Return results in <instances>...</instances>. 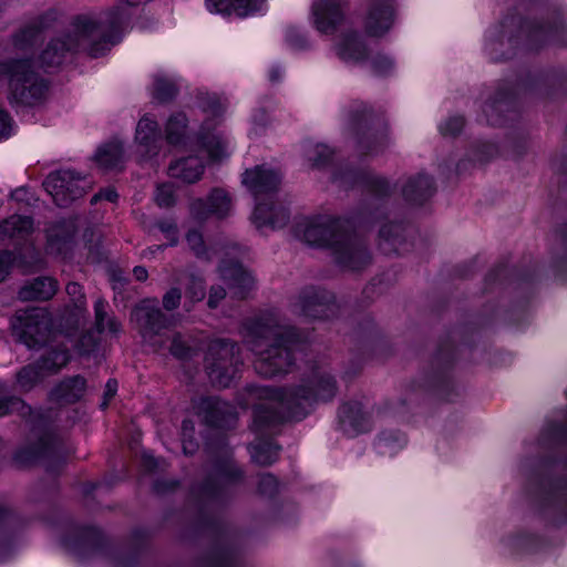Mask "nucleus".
<instances>
[{
	"instance_id": "12",
	"label": "nucleus",
	"mask_w": 567,
	"mask_h": 567,
	"mask_svg": "<svg viewBox=\"0 0 567 567\" xmlns=\"http://www.w3.org/2000/svg\"><path fill=\"white\" fill-rule=\"evenodd\" d=\"M199 106L208 116L198 132V143L207 152L212 159H220L226 155L227 143L219 132H215L220 117L225 111V104L216 94L200 93L198 96Z\"/></svg>"
},
{
	"instance_id": "4",
	"label": "nucleus",
	"mask_w": 567,
	"mask_h": 567,
	"mask_svg": "<svg viewBox=\"0 0 567 567\" xmlns=\"http://www.w3.org/2000/svg\"><path fill=\"white\" fill-rule=\"evenodd\" d=\"M302 239L309 246L330 248L336 262L349 270H361L371 261L365 243L353 233L349 219L320 217L309 221Z\"/></svg>"
},
{
	"instance_id": "2",
	"label": "nucleus",
	"mask_w": 567,
	"mask_h": 567,
	"mask_svg": "<svg viewBox=\"0 0 567 567\" xmlns=\"http://www.w3.org/2000/svg\"><path fill=\"white\" fill-rule=\"evenodd\" d=\"M243 341L255 354V371L264 378L289 372L295 362L292 346L298 341L297 330L272 313H264L244 321Z\"/></svg>"
},
{
	"instance_id": "23",
	"label": "nucleus",
	"mask_w": 567,
	"mask_h": 567,
	"mask_svg": "<svg viewBox=\"0 0 567 567\" xmlns=\"http://www.w3.org/2000/svg\"><path fill=\"white\" fill-rule=\"evenodd\" d=\"M58 20L56 11H48L27 25L22 27L13 35V45L20 51H31L41 40L44 30L51 28Z\"/></svg>"
},
{
	"instance_id": "32",
	"label": "nucleus",
	"mask_w": 567,
	"mask_h": 567,
	"mask_svg": "<svg viewBox=\"0 0 567 567\" xmlns=\"http://www.w3.org/2000/svg\"><path fill=\"white\" fill-rule=\"evenodd\" d=\"M33 230V219L29 216L12 215L0 224V240L14 246L27 241Z\"/></svg>"
},
{
	"instance_id": "41",
	"label": "nucleus",
	"mask_w": 567,
	"mask_h": 567,
	"mask_svg": "<svg viewBox=\"0 0 567 567\" xmlns=\"http://www.w3.org/2000/svg\"><path fill=\"white\" fill-rule=\"evenodd\" d=\"M188 120L183 112L172 114L165 125V138L168 144L177 146L185 142Z\"/></svg>"
},
{
	"instance_id": "61",
	"label": "nucleus",
	"mask_w": 567,
	"mask_h": 567,
	"mask_svg": "<svg viewBox=\"0 0 567 567\" xmlns=\"http://www.w3.org/2000/svg\"><path fill=\"white\" fill-rule=\"evenodd\" d=\"M157 228L166 235L167 239H169L171 245H175L177 243V227L176 224L172 220H159L156 224Z\"/></svg>"
},
{
	"instance_id": "15",
	"label": "nucleus",
	"mask_w": 567,
	"mask_h": 567,
	"mask_svg": "<svg viewBox=\"0 0 567 567\" xmlns=\"http://www.w3.org/2000/svg\"><path fill=\"white\" fill-rule=\"evenodd\" d=\"M292 311L309 319H330L338 315L336 296L320 287H306L292 303Z\"/></svg>"
},
{
	"instance_id": "34",
	"label": "nucleus",
	"mask_w": 567,
	"mask_h": 567,
	"mask_svg": "<svg viewBox=\"0 0 567 567\" xmlns=\"http://www.w3.org/2000/svg\"><path fill=\"white\" fill-rule=\"evenodd\" d=\"M213 529L218 534V542L207 557L206 564L210 567H229L235 565L237 561V553L229 543L219 523L214 520Z\"/></svg>"
},
{
	"instance_id": "3",
	"label": "nucleus",
	"mask_w": 567,
	"mask_h": 567,
	"mask_svg": "<svg viewBox=\"0 0 567 567\" xmlns=\"http://www.w3.org/2000/svg\"><path fill=\"white\" fill-rule=\"evenodd\" d=\"M551 44H567V20L561 13L546 21L505 19L499 37L493 39L489 35L486 50L493 61H505L515 54L514 49L518 47L533 51Z\"/></svg>"
},
{
	"instance_id": "35",
	"label": "nucleus",
	"mask_w": 567,
	"mask_h": 567,
	"mask_svg": "<svg viewBox=\"0 0 567 567\" xmlns=\"http://www.w3.org/2000/svg\"><path fill=\"white\" fill-rule=\"evenodd\" d=\"M206 6L210 12L223 14H231L234 12L243 18L260 11L264 0H206Z\"/></svg>"
},
{
	"instance_id": "42",
	"label": "nucleus",
	"mask_w": 567,
	"mask_h": 567,
	"mask_svg": "<svg viewBox=\"0 0 567 567\" xmlns=\"http://www.w3.org/2000/svg\"><path fill=\"white\" fill-rule=\"evenodd\" d=\"M402 231V224H384L379 231L380 249L386 255L396 252L399 249V245L401 244Z\"/></svg>"
},
{
	"instance_id": "14",
	"label": "nucleus",
	"mask_w": 567,
	"mask_h": 567,
	"mask_svg": "<svg viewBox=\"0 0 567 567\" xmlns=\"http://www.w3.org/2000/svg\"><path fill=\"white\" fill-rule=\"evenodd\" d=\"M43 186L58 206L66 207L84 196L91 187V182L75 171L60 169L49 174Z\"/></svg>"
},
{
	"instance_id": "20",
	"label": "nucleus",
	"mask_w": 567,
	"mask_h": 567,
	"mask_svg": "<svg viewBox=\"0 0 567 567\" xmlns=\"http://www.w3.org/2000/svg\"><path fill=\"white\" fill-rule=\"evenodd\" d=\"M233 197L224 188H213L206 199L197 198L190 204V214L198 220L204 221L210 216L225 218L231 214Z\"/></svg>"
},
{
	"instance_id": "7",
	"label": "nucleus",
	"mask_w": 567,
	"mask_h": 567,
	"mask_svg": "<svg viewBox=\"0 0 567 567\" xmlns=\"http://www.w3.org/2000/svg\"><path fill=\"white\" fill-rule=\"evenodd\" d=\"M243 478V471L235 463L229 450L215 457L205 480L193 487L192 496L202 511L219 506L230 487Z\"/></svg>"
},
{
	"instance_id": "51",
	"label": "nucleus",
	"mask_w": 567,
	"mask_h": 567,
	"mask_svg": "<svg viewBox=\"0 0 567 567\" xmlns=\"http://www.w3.org/2000/svg\"><path fill=\"white\" fill-rule=\"evenodd\" d=\"M72 533L74 534V538H71L69 535L63 538V543L69 547H76L85 544L90 537L96 534V530L86 526H73Z\"/></svg>"
},
{
	"instance_id": "33",
	"label": "nucleus",
	"mask_w": 567,
	"mask_h": 567,
	"mask_svg": "<svg viewBox=\"0 0 567 567\" xmlns=\"http://www.w3.org/2000/svg\"><path fill=\"white\" fill-rule=\"evenodd\" d=\"M86 381L81 375L63 379L50 392V398L59 404H70L79 401L85 392Z\"/></svg>"
},
{
	"instance_id": "31",
	"label": "nucleus",
	"mask_w": 567,
	"mask_h": 567,
	"mask_svg": "<svg viewBox=\"0 0 567 567\" xmlns=\"http://www.w3.org/2000/svg\"><path fill=\"white\" fill-rule=\"evenodd\" d=\"M339 424L343 433L353 436L369 430V419L361 403H344L339 409Z\"/></svg>"
},
{
	"instance_id": "43",
	"label": "nucleus",
	"mask_w": 567,
	"mask_h": 567,
	"mask_svg": "<svg viewBox=\"0 0 567 567\" xmlns=\"http://www.w3.org/2000/svg\"><path fill=\"white\" fill-rule=\"evenodd\" d=\"M454 346L452 344H442L439 348L437 353L435 354L432 362L433 375L431 382L433 384L439 383L443 378L445 371L451 367L454 361Z\"/></svg>"
},
{
	"instance_id": "50",
	"label": "nucleus",
	"mask_w": 567,
	"mask_h": 567,
	"mask_svg": "<svg viewBox=\"0 0 567 567\" xmlns=\"http://www.w3.org/2000/svg\"><path fill=\"white\" fill-rule=\"evenodd\" d=\"M169 352L179 360L190 359L195 354V349L182 333H175L171 339Z\"/></svg>"
},
{
	"instance_id": "52",
	"label": "nucleus",
	"mask_w": 567,
	"mask_h": 567,
	"mask_svg": "<svg viewBox=\"0 0 567 567\" xmlns=\"http://www.w3.org/2000/svg\"><path fill=\"white\" fill-rule=\"evenodd\" d=\"M155 202L159 207H171L175 204V189L172 184L157 186Z\"/></svg>"
},
{
	"instance_id": "47",
	"label": "nucleus",
	"mask_w": 567,
	"mask_h": 567,
	"mask_svg": "<svg viewBox=\"0 0 567 567\" xmlns=\"http://www.w3.org/2000/svg\"><path fill=\"white\" fill-rule=\"evenodd\" d=\"M307 159L313 167L323 168L331 162L333 152L324 144L307 143L305 147Z\"/></svg>"
},
{
	"instance_id": "8",
	"label": "nucleus",
	"mask_w": 567,
	"mask_h": 567,
	"mask_svg": "<svg viewBox=\"0 0 567 567\" xmlns=\"http://www.w3.org/2000/svg\"><path fill=\"white\" fill-rule=\"evenodd\" d=\"M13 412L19 413L22 417H28L27 422L30 424L33 435L38 439L35 444L20 450L16 458L21 463H33L50 455L53 451V435L48 420L40 412H34L20 398L9 395L6 385L0 382V416Z\"/></svg>"
},
{
	"instance_id": "25",
	"label": "nucleus",
	"mask_w": 567,
	"mask_h": 567,
	"mask_svg": "<svg viewBox=\"0 0 567 567\" xmlns=\"http://www.w3.org/2000/svg\"><path fill=\"white\" fill-rule=\"evenodd\" d=\"M337 56L348 64H359L368 59V48L362 35L354 30H348L339 37L334 44Z\"/></svg>"
},
{
	"instance_id": "18",
	"label": "nucleus",
	"mask_w": 567,
	"mask_h": 567,
	"mask_svg": "<svg viewBox=\"0 0 567 567\" xmlns=\"http://www.w3.org/2000/svg\"><path fill=\"white\" fill-rule=\"evenodd\" d=\"M193 408L203 422L212 427H231L237 421L234 405L219 396H203L194 401Z\"/></svg>"
},
{
	"instance_id": "46",
	"label": "nucleus",
	"mask_w": 567,
	"mask_h": 567,
	"mask_svg": "<svg viewBox=\"0 0 567 567\" xmlns=\"http://www.w3.org/2000/svg\"><path fill=\"white\" fill-rule=\"evenodd\" d=\"M178 91L177 82L162 73L154 75L153 96L159 102L173 100Z\"/></svg>"
},
{
	"instance_id": "19",
	"label": "nucleus",
	"mask_w": 567,
	"mask_h": 567,
	"mask_svg": "<svg viewBox=\"0 0 567 567\" xmlns=\"http://www.w3.org/2000/svg\"><path fill=\"white\" fill-rule=\"evenodd\" d=\"M518 90L548 97L564 94L567 92V70L560 68L529 73L518 83Z\"/></svg>"
},
{
	"instance_id": "54",
	"label": "nucleus",
	"mask_w": 567,
	"mask_h": 567,
	"mask_svg": "<svg viewBox=\"0 0 567 567\" xmlns=\"http://www.w3.org/2000/svg\"><path fill=\"white\" fill-rule=\"evenodd\" d=\"M258 492L265 496H274L278 492V481L270 473H264L259 476Z\"/></svg>"
},
{
	"instance_id": "21",
	"label": "nucleus",
	"mask_w": 567,
	"mask_h": 567,
	"mask_svg": "<svg viewBox=\"0 0 567 567\" xmlns=\"http://www.w3.org/2000/svg\"><path fill=\"white\" fill-rule=\"evenodd\" d=\"M220 277L227 286L228 293L235 299H245L255 288V278L241 264L223 260L219 265Z\"/></svg>"
},
{
	"instance_id": "63",
	"label": "nucleus",
	"mask_w": 567,
	"mask_h": 567,
	"mask_svg": "<svg viewBox=\"0 0 567 567\" xmlns=\"http://www.w3.org/2000/svg\"><path fill=\"white\" fill-rule=\"evenodd\" d=\"M226 297V289L221 286H213L209 290L207 305L214 309L219 305V301Z\"/></svg>"
},
{
	"instance_id": "64",
	"label": "nucleus",
	"mask_w": 567,
	"mask_h": 567,
	"mask_svg": "<svg viewBox=\"0 0 567 567\" xmlns=\"http://www.w3.org/2000/svg\"><path fill=\"white\" fill-rule=\"evenodd\" d=\"M142 465L148 472H155L164 468V461L155 458L152 454L144 453L142 457Z\"/></svg>"
},
{
	"instance_id": "29",
	"label": "nucleus",
	"mask_w": 567,
	"mask_h": 567,
	"mask_svg": "<svg viewBox=\"0 0 567 567\" xmlns=\"http://www.w3.org/2000/svg\"><path fill=\"white\" fill-rule=\"evenodd\" d=\"M393 23V9L390 0H371V8L365 20V30L372 37H381Z\"/></svg>"
},
{
	"instance_id": "39",
	"label": "nucleus",
	"mask_w": 567,
	"mask_h": 567,
	"mask_svg": "<svg viewBox=\"0 0 567 567\" xmlns=\"http://www.w3.org/2000/svg\"><path fill=\"white\" fill-rule=\"evenodd\" d=\"M95 162L103 169H118L123 167L124 150L118 141H112L99 147L95 153Z\"/></svg>"
},
{
	"instance_id": "44",
	"label": "nucleus",
	"mask_w": 567,
	"mask_h": 567,
	"mask_svg": "<svg viewBox=\"0 0 567 567\" xmlns=\"http://www.w3.org/2000/svg\"><path fill=\"white\" fill-rule=\"evenodd\" d=\"M9 512L0 505V564L7 561L16 549L14 537L7 527Z\"/></svg>"
},
{
	"instance_id": "40",
	"label": "nucleus",
	"mask_w": 567,
	"mask_h": 567,
	"mask_svg": "<svg viewBox=\"0 0 567 567\" xmlns=\"http://www.w3.org/2000/svg\"><path fill=\"white\" fill-rule=\"evenodd\" d=\"M107 301L97 298L94 302L95 326L99 332L118 334L122 329L121 322L107 313Z\"/></svg>"
},
{
	"instance_id": "11",
	"label": "nucleus",
	"mask_w": 567,
	"mask_h": 567,
	"mask_svg": "<svg viewBox=\"0 0 567 567\" xmlns=\"http://www.w3.org/2000/svg\"><path fill=\"white\" fill-rule=\"evenodd\" d=\"M131 320L143 341L154 351H158L165 346L168 340L165 337V331L169 328L172 320L161 310L156 298L140 301L132 309Z\"/></svg>"
},
{
	"instance_id": "5",
	"label": "nucleus",
	"mask_w": 567,
	"mask_h": 567,
	"mask_svg": "<svg viewBox=\"0 0 567 567\" xmlns=\"http://www.w3.org/2000/svg\"><path fill=\"white\" fill-rule=\"evenodd\" d=\"M281 178V174L268 165H257L244 173L243 183L256 199L252 220L258 228L269 226L272 229H279L289 220L288 209L272 202L274 195L280 187Z\"/></svg>"
},
{
	"instance_id": "58",
	"label": "nucleus",
	"mask_w": 567,
	"mask_h": 567,
	"mask_svg": "<svg viewBox=\"0 0 567 567\" xmlns=\"http://www.w3.org/2000/svg\"><path fill=\"white\" fill-rule=\"evenodd\" d=\"M186 241L196 256L205 255V246L203 236L198 230H189L186 235Z\"/></svg>"
},
{
	"instance_id": "48",
	"label": "nucleus",
	"mask_w": 567,
	"mask_h": 567,
	"mask_svg": "<svg viewBox=\"0 0 567 567\" xmlns=\"http://www.w3.org/2000/svg\"><path fill=\"white\" fill-rule=\"evenodd\" d=\"M406 443L405 435L399 431L382 432L375 442L377 450L380 454H391L402 449Z\"/></svg>"
},
{
	"instance_id": "9",
	"label": "nucleus",
	"mask_w": 567,
	"mask_h": 567,
	"mask_svg": "<svg viewBox=\"0 0 567 567\" xmlns=\"http://www.w3.org/2000/svg\"><path fill=\"white\" fill-rule=\"evenodd\" d=\"M349 130L357 140V148L363 155H377L388 145L386 127L378 121L363 103H353L347 112Z\"/></svg>"
},
{
	"instance_id": "38",
	"label": "nucleus",
	"mask_w": 567,
	"mask_h": 567,
	"mask_svg": "<svg viewBox=\"0 0 567 567\" xmlns=\"http://www.w3.org/2000/svg\"><path fill=\"white\" fill-rule=\"evenodd\" d=\"M71 359L70 351L64 344L48 348L37 360L40 368L48 375L58 373Z\"/></svg>"
},
{
	"instance_id": "17",
	"label": "nucleus",
	"mask_w": 567,
	"mask_h": 567,
	"mask_svg": "<svg viewBox=\"0 0 567 567\" xmlns=\"http://www.w3.org/2000/svg\"><path fill=\"white\" fill-rule=\"evenodd\" d=\"M346 0H312L310 18L315 29L323 34H332L346 21Z\"/></svg>"
},
{
	"instance_id": "16",
	"label": "nucleus",
	"mask_w": 567,
	"mask_h": 567,
	"mask_svg": "<svg viewBox=\"0 0 567 567\" xmlns=\"http://www.w3.org/2000/svg\"><path fill=\"white\" fill-rule=\"evenodd\" d=\"M332 181L343 188L361 185L378 198L386 197L392 192L391 185L385 178L373 175L367 168L354 169L349 165L336 168L332 173Z\"/></svg>"
},
{
	"instance_id": "60",
	"label": "nucleus",
	"mask_w": 567,
	"mask_h": 567,
	"mask_svg": "<svg viewBox=\"0 0 567 567\" xmlns=\"http://www.w3.org/2000/svg\"><path fill=\"white\" fill-rule=\"evenodd\" d=\"M13 131V120L10 114L0 106V141L9 138Z\"/></svg>"
},
{
	"instance_id": "27",
	"label": "nucleus",
	"mask_w": 567,
	"mask_h": 567,
	"mask_svg": "<svg viewBox=\"0 0 567 567\" xmlns=\"http://www.w3.org/2000/svg\"><path fill=\"white\" fill-rule=\"evenodd\" d=\"M276 426H267L265 429H260L259 431L255 427V420L252 421V431L257 434L256 442L249 445V453L251 460L260 465V466H269L274 464L279 456L280 446L275 444V442L270 439H262L264 435L272 433V431L278 427Z\"/></svg>"
},
{
	"instance_id": "59",
	"label": "nucleus",
	"mask_w": 567,
	"mask_h": 567,
	"mask_svg": "<svg viewBox=\"0 0 567 567\" xmlns=\"http://www.w3.org/2000/svg\"><path fill=\"white\" fill-rule=\"evenodd\" d=\"M66 293L70 296L75 308L81 309L85 307V296L80 284L73 281L69 282L66 285Z\"/></svg>"
},
{
	"instance_id": "37",
	"label": "nucleus",
	"mask_w": 567,
	"mask_h": 567,
	"mask_svg": "<svg viewBox=\"0 0 567 567\" xmlns=\"http://www.w3.org/2000/svg\"><path fill=\"white\" fill-rule=\"evenodd\" d=\"M204 173V163L198 156H187L171 163L168 174L171 177L184 183L197 182Z\"/></svg>"
},
{
	"instance_id": "55",
	"label": "nucleus",
	"mask_w": 567,
	"mask_h": 567,
	"mask_svg": "<svg viewBox=\"0 0 567 567\" xmlns=\"http://www.w3.org/2000/svg\"><path fill=\"white\" fill-rule=\"evenodd\" d=\"M372 71L378 75H385L393 69V61L384 54H377L371 60Z\"/></svg>"
},
{
	"instance_id": "28",
	"label": "nucleus",
	"mask_w": 567,
	"mask_h": 567,
	"mask_svg": "<svg viewBox=\"0 0 567 567\" xmlns=\"http://www.w3.org/2000/svg\"><path fill=\"white\" fill-rule=\"evenodd\" d=\"M76 228L73 221H59L48 229L47 250L65 257L72 249Z\"/></svg>"
},
{
	"instance_id": "36",
	"label": "nucleus",
	"mask_w": 567,
	"mask_h": 567,
	"mask_svg": "<svg viewBox=\"0 0 567 567\" xmlns=\"http://www.w3.org/2000/svg\"><path fill=\"white\" fill-rule=\"evenodd\" d=\"M58 290V281L51 277H38L24 284L19 290V298L23 301L51 299Z\"/></svg>"
},
{
	"instance_id": "22",
	"label": "nucleus",
	"mask_w": 567,
	"mask_h": 567,
	"mask_svg": "<svg viewBox=\"0 0 567 567\" xmlns=\"http://www.w3.org/2000/svg\"><path fill=\"white\" fill-rule=\"evenodd\" d=\"M543 508L553 525H567V480L549 486L543 496Z\"/></svg>"
},
{
	"instance_id": "1",
	"label": "nucleus",
	"mask_w": 567,
	"mask_h": 567,
	"mask_svg": "<svg viewBox=\"0 0 567 567\" xmlns=\"http://www.w3.org/2000/svg\"><path fill=\"white\" fill-rule=\"evenodd\" d=\"M338 391L334 377L323 368H316L299 384L286 388H270L248 384L247 399L239 401L248 408L252 400L264 402L255 406V427L281 425L288 421H301L318 403L331 401Z\"/></svg>"
},
{
	"instance_id": "13",
	"label": "nucleus",
	"mask_w": 567,
	"mask_h": 567,
	"mask_svg": "<svg viewBox=\"0 0 567 567\" xmlns=\"http://www.w3.org/2000/svg\"><path fill=\"white\" fill-rule=\"evenodd\" d=\"M13 334L29 349L43 346L51 332V320L40 308L19 310L12 321Z\"/></svg>"
},
{
	"instance_id": "56",
	"label": "nucleus",
	"mask_w": 567,
	"mask_h": 567,
	"mask_svg": "<svg viewBox=\"0 0 567 567\" xmlns=\"http://www.w3.org/2000/svg\"><path fill=\"white\" fill-rule=\"evenodd\" d=\"M464 126V118L462 116H452L440 125V131L444 136L457 135Z\"/></svg>"
},
{
	"instance_id": "10",
	"label": "nucleus",
	"mask_w": 567,
	"mask_h": 567,
	"mask_svg": "<svg viewBox=\"0 0 567 567\" xmlns=\"http://www.w3.org/2000/svg\"><path fill=\"white\" fill-rule=\"evenodd\" d=\"M243 359L238 344L229 339H215L209 342L206 354V369L210 382L218 388H227L236 377Z\"/></svg>"
},
{
	"instance_id": "53",
	"label": "nucleus",
	"mask_w": 567,
	"mask_h": 567,
	"mask_svg": "<svg viewBox=\"0 0 567 567\" xmlns=\"http://www.w3.org/2000/svg\"><path fill=\"white\" fill-rule=\"evenodd\" d=\"M286 42L293 50H305L310 47L306 35L296 28L286 30Z\"/></svg>"
},
{
	"instance_id": "62",
	"label": "nucleus",
	"mask_w": 567,
	"mask_h": 567,
	"mask_svg": "<svg viewBox=\"0 0 567 567\" xmlns=\"http://www.w3.org/2000/svg\"><path fill=\"white\" fill-rule=\"evenodd\" d=\"M117 198H118V194L115 190V188L106 187V188L101 189L99 193H96L91 198V204L95 205L100 200H106V202H110V203H115L117 200Z\"/></svg>"
},
{
	"instance_id": "26",
	"label": "nucleus",
	"mask_w": 567,
	"mask_h": 567,
	"mask_svg": "<svg viewBox=\"0 0 567 567\" xmlns=\"http://www.w3.org/2000/svg\"><path fill=\"white\" fill-rule=\"evenodd\" d=\"M434 192V181L425 173H417L406 177L401 187L405 202L413 205H422L433 196Z\"/></svg>"
},
{
	"instance_id": "57",
	"label": "nucleus",
	"mask_w": 567,
	"mask_h": 567,
	"mask_svg": "<svg viewBox=\"0 0 567 567\" xmlns=\"http://www.w3.org/2000/svg\"><path fill=\"white\" fill-rule=\"evenodd\" d=\"M182 300V290L178 287H172L169 290L165 292L163 296V307L167 311H173L177 309L181 305Z\"/></svg>"
},
{
	"instance_id": "49",
	"label": "nucleus",
	"mask_w": 567,
	"mask_h": 567,
	"mask_svg": "<svg viewBox=\"0 0 567 567\" xmlns=\"http://www.w3.org/2000/svg\"><path fill=\"white\" fill-rule=\"evenodd\" d=\"M185 295L187 301L184 306L189 310L193 303L203 300L205 297L204 280L195 275H188L185 284Z\"/></svg>"
},
{
	"instance_id": "6",
	"label": "nucleus",
	"mask_w": 567,
	"mask_h": 567,
	"mask_svg": "<svg viewBox=\"0 0 567 567\" xmlns=\"http://www.w3.org/2000/svg\"><path fill=\"white\" fill-rule=\"evenodd\" d=\"M0 76L8 80V100L12 105L33 106L48 94V81L29 58L0 61Z\"/></svg>"
},
{
	"instance_id": "30",
	"label": "nucleus",
	"mask_w": 567,
	"mask_h": 567,
	"mask_svg": "<svg viewBox=\"0 0 567 567\" xmlns=\"http://www.w3.org/2000/svg\"><path fill=\"white\" fill-rule=\"evenodd\" d=\"M513 93L506 87H498L484 103L483 113L486 122L489 125H502L505 121V114L513 109Z\"/></svg>"
},
{
	"instance_id": "24",
	"label": "nucleus",
	"mask_w": 567,
	"mask_h": 567,
	"mask_svg": "<svg viewBox=\"0 0 567 567\" xmlns=\"http://www.w3.org/2000/svg\"><path fill=\"white\" fill-rule=\"evenodd\" d=\"M137 153L144 159L158 155L162 146V134L157 122L150 115H144L137 123L135 132Z\"/></svg>"
},
{
	"instance_id": "45",
	"label": "nucleus",
	"mask_w": 567,
	"mask_h": 567,
	"mask_svg": "<svg viewBox=\"0 0 567 567\" xmlns=\"http://www.w3.org/2000/svg\"><path fill=\"white\" fill-rule=\"evenodd\" d=\"M45 377L47 374L44 373V371H42L39 363L35 361L31 364L21 368L18 371L17 383L21 390L30 391Z\"/></svg>"
}]
</instances>
